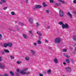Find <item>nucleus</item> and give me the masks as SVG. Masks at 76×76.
Wrapping results in <instances>:
<instances>
[{
    "label": "nucleus",
    "instance_id": "f257e3e1",
    "mask_svg": "<svg viewBox=\"0 0 76 76\" xmlns=\"http://www.w3.org/2000/svg\"><path fill=\"white\" fill-rule=\"evenodd\" d=\"M58 24L60 25H62V29H69V25L67 23H65V24H64L63 22H60L58 23Z\"/></svg>",
    "mask_w": 76,
    "mask_h": 76
},
{
    "label": "nucleus",
    "instance_id": "f03ea898",
    "mask_svg": "<svg viewBox=\"0 0 76 76\" xmlns=\"http://www.w3.org/2000/svg\"><path fill=\"white\" fill-rule=\"evenodd\" d=\"M60 41H61V40L58 37L56 38L54 40V42L56 43H59V42H60Z\"/></svg>",
    "mask_w": 76,
    "mask_h": 76
},
{
    "label": "nucleus",
    "instance_id": "7ed1b4c3",
    "mask_svg": "<svg viewBox=\"0 0 76 76\" xmlns=\"http://www.w3.org/2000/svg\"><path fill=\"white\" fill-rule=\"evenodd\" d=\"M0 68H1L2 69H5V64H4V63L1 64L0 63Z\"/></svg>",
    "mask_w": 76,
    "mask_h": 76
},
{
    "label": "nucleus",
    "instance_id": "20e7f679",
    "mask_svg": "<svg viewBox=\"0 0 76 76\" xmlns=\"http://www.w3.org/2000/svg\"><path fill=\"white\" fill-rule=\"evenodd\" d=\"M42 7V6L41 5H36L35 8H33V10H35V9H40Z\"/></svg>",
    "mask_w": 76,
    "mask_h": 76
},
{
    "label": "nucleus",
    "instance_id": "39448f33",
    "mask_svg": "<svg viewBox=\"0 0 76 76\" xmlns=\"http://www.w3.org/2000/svg\"><path fill=\"white\" fill-rule=\"evenodd\" d=\"M59 12L60 16H61V17H64V15H63L64 13L61 10H60Z\"/></svg>",
    "mask_w": 76,
    "mask_h": 76
},
{
    "label": "nucleus",
    "instance_id": "423d86ee",
    "mask_svg": "<svg viewBox=\"0 0 76 76\" xmlns=\"http://www.w3.org/2000/svg\"><path fill=\"white\" fill-rule=\"evenodd\" d=\"M66 70L68 72H71V69L69 67H66Z\"/></svg>",
    "mask_w": 76,
    "mask_h": 76
},
{
    "label": "nucleus",
    "instance_id": "0eeeda50",
    "mask_svg": "<svg viewBox=\"0 0 76 76\" xmlns=\"http://www.w3.org/2000/svg\"><path fill=\"white\" fill-rule=\"evenodd\" d=\"M20 73L23 75H26V74H27V73L26 72H24L23 71H22L21 70H20Z\"/></svg>",
    "mask_w": 76,
    "mask_h": 76
},
{
    "label": "nucleus",
    "instance_id": "6e6552de",
    "mask_svg": "<svg viewBox=\"0 0 76 76\" xmlns=\"http://www.w3.org/2000/svg\"><path fill=\"white\" fill-rule=\"evenodd\" d=\"M29 20L30 23H32V22H33V19L32 18H30L29 19Z\"/></svg>",
    "mask_w": 76,
    "mask_h": 76
},
{
    "label": "nucleus",
    "instance_id": "1a4fd4ad",
    "mask_svg": "<svg viewBox=\"0 0 76 76\" xmlns=\"http://www.w3.org/2000/svg\"><path fill=\"white\" fill-rule=\"evenodd\" d=\"M4 52L6 53H10V51L9 50L7 49H4Z\"/></svg>",
    "mask_w": 76,
    "mask_h": 76
},
{
    "label": "nucleus",
    "instance_id": "9d476101",
    "mask_svg": "<svg viewBox=\"0 0 76 76\" xmlns=\"http://www.w3.org/2000/svg\"><path fill=\"white\" fill-rule=\"evenodd\" d=\"M23 37L25 39H28V36L25 34H23Z\"/></svg>",
    "mask_w": 76,
    "mask_h": 76
},
{
    "label": "nucleus",
    "instance_id": "9b49d317",
    "mask_svg": "<svg viewBox=\"0 0 76 76\" xmlns=\"http://www.w3.org/2000/svg\"><path fill=\"white\" fill-rule=\"evenodd\" d=\"M55 63H58V60L56 58H55L53 61Z\"/></svg>",
    "mask_w": 76,
    "mask_h": 76
},
{
    "label": "nucleus",
    "instance_id": "f8f14e48",
    "mask_svg": "<svg viewBox=\"0 0 76 76\" xmlns=\"http://www.w3.org/2000/svg\"><path fill=\"white\" fill-rule=\"evenodd\" d=\"M8 47H11L12 46V43H8Z\"/></svg>",
    "mask_w": 76,
    "mask_h": 76
},
{
    "label": "nucleus",
    "instance_id": "ddd939ff",
    "mask_svg": "<svg viewBox=\"0 0 76 76\" xmlns=\"http://www.w3.org/2000/svg\"><path fill=\"white\" fill-rule=\"evenodd\" d=\"M67 15H69V16H70V17L71 18H73V17H72V15L71 13H70V12H68L67 13Z\"/></svg>",
    "mask_w": 76,
    "mask_h": 76
},
{
    "label": "nucleus",
    "instance_id": "4468645a",
    "mask_svg": "<svg viewBox=\"0 0 76 76\" xmlns=\"http://www.w3.org/2000/svg\"><path fill=\"white\" fill-rule=\"evenodd\" d=\"M37 34L39 35V36H42V34H41V32L39 31H37Z\"/></svg>",
    "mask_w": 76,
    "mask_h": 76
},
{
    "label": "nucleus",
    "instance_id": "2eb2a0df",
    "mask_svg": "<svg viewBox=\"0 0 76 76\" xmlns=\"http://www.w3.org/2000/svg\"><path fill=\"white\" fill-rule=\"evenodd\" d=\"M1 53V54H2V55H3L4 54V50H2L0 51Z\"/></svg>",
    "mask_w": 76,
    "mask_h": 76
},
{
    "label": "nucleus",
    "instance_id": "dca6fc26",
    "mask_svg": "<svg viewBox=\"0 0 76 76\" xmlns=\"http://www.w3.org/2000/svg\"><path fill=\"white\" fill-rule=\"evenodd\" d=\"M30 51L31 53H32L33 55H34V54H35V52L33 50H31Z\"/></svg>",
    "mask_w": 76,
    "mask_h": 76
},
{
    "label": "nucleus",
    "instance_id": "f3484780",
    "mask_svg": "<svg viewBox=\"0 0 76 76\" xmlns=\"http://www.w3.org/2000/svg\"><path fill=\"white\" fill-rule=\"evenodd\" d=\"M25 58L27 61H29V58L28 56L26 57Z\"/></svg>",
    "mask_w": 76,
    "mask_h": 76
},
{
    "label": "nucleus",
    "instance_id": "a211bd4d",
    "mask_svg": "<svg viewBox=\"0 0 76 76\" xmlns=\"http://www.w3.org/2000/svg\"><path fill=\"white\" fill-rule=\"evenodd\" d=\"M59 1L60 2H61V3H63V4H65V3H66V2H65L61 0H59Z\"/></svg>",
    "mask_w": 76,
    "mask_h": 76
},
{
    "label": "nucleus",
    "instance_id": "6ab92c4d",
    "mask_svg": "<svg viewBox=\"0 0 76 76\" xmlns=\"http://www.w3.org/2000/svg\"><path fill=\"white\" fill-rule=\"evenodd\" d=\"M8 46V45L7 43H5L4 45V47L6 48Z\"/></svg>",
    "mask_w": 76,
    "mask_h": 76
},
{
    "label": "nucleus",
    "instance_id": "aec40b11",
    "mask_svg": "<svg viewBox=\"0 0 76 76\" xmlns=\"http://www.w3.org/2000/svg\"><path fill=\"white\" fill-rule=\"evenodd\" d=\"M73 38L74 41H76V36L74 35Z\"/></svg>",
    "mask_w": 76,
    "mask_h": 76
},
{
    "label": "nucleus",
    "instance_id": "412c9836",
    "mask_svg": "<svg viewBox=\"0 0 76 76\" xmlns=\"http://www.w3.org/2000/svg\"><path fill=\"white\" fill-rule=\"evenodd\" d=\"M10 74L12 75V76H14V73L12 71H10Z\"/></svg>",
    "mask_w": 76,
    "mask_h": 76
},
{
    "label": "nucleus",
    "instance_id": "4be33fe9",
    "mask_svg": "<svg viewBox=\"0 0 76 76\" xmlns=\"http://www.w3.org/2000/svg\"><path fill=\"white\" fill-rule=\"evenodd\" d=\"M50 2L51 3H55V2L53 0H50Z\"/></svg>",
    "mask_w": 76,
    "mask_h": 76
},
{
    "label": "nucleus",
    "instance_id": "5701e85b",
    "mask_svg": "<svg viewBox=\"0 0 76 76\" xmlns=\"http://www.w3.org/2000/svg\"><path fill=\"white\" fill-rule=\"evenodd\" d=\"M66 61L67 63H70V61L68 59H66Z\"/></svg>",
    "mask_w": 76,
    "mask_h": 76
},
{
    "label": "nucleus",
    "instance_id": "b1692460",
    "mask_svg": "<svg viewBox=\"0 0 76 76\" xmlns=\"http://www.w3.org/2000/svg\"><path fill=\"white\" fill-rule=\"evenodd\" d=\"M51 72V69H49L47 71V72L48 73H50Z\"/></svg>",
    "mask_w": 76,
    "mask_h": 76
},
{
    "label": "nucleus",
    "instance_id": "393cba45",
    "mask_svg": "<svg viewBox=\"0 0 76 76\" xmlns=\"http://www.w3.org/2000/svg\"><path fill=\"white\" fill-rule=\"evenodd\" d=\"M43 5L44 7H46V6H47V5L45 4V3H43Z\"/></svg>",
    "mask_w": 76,
    "mask_h": 76
},
{
    "label": "nucleus",
    "instance_id": "a878e982",
    "mask_svg": "<svg viewBox=\"0 0 76 76\" xmlns=\"http://www.w3.org/2000/svg\"><path fill=\"white\" fill-rule=\"evenodd\" d=\"M37 43L39 44H41V41H40L39 40L37 41Z\"/></svg>",
    "mask_w": 76,
    "mask_h": 76
},
{
    "label": "nucleus",
    "instance_id": "bb28decb",
    "mask_svg": "<svg viewBox=\"0 0 76 76\" xmlns=\"http://www.w3.org/2000/svg\"><path fill=\"white\" fill-rule=\"evenodd\" d=\"M62 51H63V52H66V51H67V49H64L62 50Z\"/></svg>",
    "mask_w": 76,
    "mask_h": 76
},
{
    "label": "nucleus",
    "instance_id": "cd10ccee",
    "mask_svg": "<svg viewBox=\"0 0 76 76\" xmlns=\"http://www.w3.org/2000/svg\"><path fill=\"white\" fill-rule=\"evenodd\" d=\"M17 73H19L20 72V70L19 68L17 69Z\"/></svg>",
    "mask_w": 76,
    "mask_h": 76
},
{
    "label": "nucleus",
    "instance_id": "c85d7f7f",
    "mask_svg": "<svg viewBox=\"0 0 76 76\" xmlns=\"http://www.w3.org/2000/svg\"><path fill=\"white\" fill-rule=\"evenodd\" d=\"M21 63V62H20V61H18L17 62V63L18 64H20Z\"/></svg>",
    "mask_w": 76,
    "mask_h": 76
},
{
    "label": "nucleus",
    "instance_id": "c756f323",
    "mask_svg": "<svg viewBox=\"0 0 76 76\" xmlns=\"http://www.w3.org/2000/svg\"><path fill=\"white\" fill-rule=\"evenodd\" d=\"M10 58H11V59H13L15 57H14V56H10Z\"/></svg>",
    "mask_w": 76,
    "mask_h": 76
},
{
    "label": "nucleus",
    "instance_id": "7c9ffc66",
    "mask_svg": "<svg viewBox=\"0 0 76 76\" xmlns=\"http://www.w3.org/2000/svg\"><path fill=\"white\" fill-rule=\"evenodd\" d=\"M0 76H9V75L8 74H4V75H0Z\"/></svg>",
    "mask_w": 76,
    "mask_h": 76
},
{
    "label": "nucleus",
    "instance_id": "2f4dec72",
    "mask_svg": "<svg viewBox=\"0 0 76 76\" xmlns=\"http://www.w3.org/2000/svg\"><path fill=\"white\" fill-rule=\"evenodd\" d=\"M28 70V68H25L23 69V70L24 72H25V71H26Z\"/></svg>",
    "mask_w": 76,
    "mask_h": 76
},
{
    "label": "nucleus",
    "instance_id": "473e14b6",
    "mask_svg": "<svg viewBox=\"0 0 76 76\" xmlns=\"http://www.w3.org/2000/svg\"><path fill=\"white\" fill-rule=\"evenodd\" d=\"M1 1L3 3H6V0H1Z\"/></svg>",
    "mask_w": 76,
    "mask_h": 76
},
{
    "label": "nucleus",
    "instance_id": "72a5a7b5",
    "mask_svg": "<svg viewBox=\"0 0 76 76\" xmlns=\"http://www.w3.org/2000/svg\"><path fill=\"white\" fill-rule=\"evenodd\" d=\"M18 72H15V75L17 76H19V74H18Z\"/></svg>",
    "mask_w": 76,
    "mask_h": 76
},
{
    "label": "nucleus",
    "instance_id": "f704fd0d",
    "mask_svg": "<svg viewBox=\"0 0 76 76\" xmlns=\"http://www.w3.org/2000/svg\"><path fill=\"white\" fill-rule=\"evenodd\" d=\"M11 14L12 15H15V12H11Z\"/></svg>",
    "mask_w": 76,
    "mask_h": 76
},
{
    "label": "nucleus",
    "instance_id": "c9c22d12",
    "mask_svg": "<svg viewBox=\"0 0 76 76\" xmlns=\"http://www.w3.org/2000/svg\"><path fill=\"white\" fill-rule=\"evenodd\" d=\"M36 25L37 26H39V23H36Z\"/></svg>",
    "mask_w": 76,
    "mask_h": 76
},
{
    "label": "nucleus",
    "instance_id": "e433bc0d",
    "mask_svg": "<svg viewBox=\"0 0 76 76\" xmlns=\"http://www.w3.org/2000/svg\"><path fill=\"white\" fill-rule=\"evenodd\" d=\"M2 38V35L1 34H0V39L1 40Z\"/></svg>",
    "mask_w": 76,
    "mask_h": 76
},
{
    "label": "nucleus",
    "instance_id": "4c0bfd02",
    "mask_svg": "<svg viewBox=\"0 0 76 76\" xmlns=\"http://www.w3.org/2000/svg\"><path fill=\"white\" fill-rule=\"evenodd\" d=\"M73 13L74 14V16H76V12L75 11L73 12Z\"/></svg>",
    "mask_w": 76,
    "mask_h": 76
},
{
    "label": "nucleus",
    "instance_id": "58836bf2",
    "mask_svg": "<svg viewBox=\"0 0 76 76\" xmlns=\"http://www.w3.org/2000/svg\"><path fill=\"white\" fill-rule=\"evenodd\" d=\"M7 9V7H5L3 8V10H6V9Z\"/></svg>",
    "mask_w": 76,
    "mask_h": 76
},
{
    "label": "nucleus",
    "instance_id": "ea45409f",
    "mask_svg": "<svg viewBox=\"0 0 76 76\" xmlns=\"http://www.w3.org/2000/svg\"><path fill=\"white\" fill-rule=\"evenodd\" d=\"M50 26H48L47 27H46V28L47 29H50Z\"/></svg>",
    "mask_w": 76,
    "mask_h": 76
},
{
    "label": "nucleus",
    "instance_id": "a19ab883",
    "mask_svg": "<svg viewBox=\"0 0 76 76\" xmlns=\"http://www.w3.org/2000/svg\"><path fill=\"white\" fill-rule=\"evenodd\" d=\"M34 45V46H36L37 45V44L36 43L34 42L33 43Z\"/></svg>",
    "mask_w": 76,
    "mask_h": 76
},
{
    "label": "nucleus",
    "instance_id": "79ce46f5",
    "mask_svg": "<svg viewBox=\"0 0 76 76\" xmlns=\"http://www.w3.org/2000/svg\"><path fill=\"white\" fill-rule=\"evenodd\" d=\"M45 42L47 43H48V40L46 39H45Z\"/></svg>",
    "mask_w": 76,
    "mask_h": 76
},
{
    "label": "nucleus",
    "instance_id": "37998d69",
    "mask_svg": "<svg viewBox=\"0 0 76 76\" xmlns=\"http://www.w3.org/2000/svg\"><path fill=\"white\" fill-rule=\"evenodd\" d=\"M66 57H67V58H69L70 57V56H69L67 55H66Z\"/></svg>",
    "mask_w": 76,
    "mask_h": 76
},
{
    "label": "nucleus",
    "instance_id": "c03bdc74",
    "mask_svg": "<svg viewBox=\"0 0 76 76\" xmlns=\"http://www.w3.org/2000/svg\"><path fill=\"white\" fill-rule=\"evenodd\" d=\"M46 12L47 13H49V10H46Z\"/></svg>",
    "mask_w": 76,
    "mask_h": 76
},
{
    "label": "nucleus",
    "instance_id": "a18cd8bd",
    "mask_svg": "<svg viewBox=\"0 0 76 76\" xmlns=\"http://www.w3.org/2000/svg\"><path fill=\"white\" fill-rule=\"evenodd\" d=\"M41 39V38L40 36H39V40H40Z\"/></svg>",
    "mask_w": 76,
    "mask_h": 76
},
{
    "label": "nucleus",
    "instance_id": "49530a36",
    "mask_svg": "<svg viewBox=\"0 0 76 76\" xmlns=\"http://www.w3.org/2000/svg\"><path fill=\"white\" fill-rule=\"evenodd\" d=\"M9 30H10V31H12V29L11 28H8Z\"/></svg>",
    "mask_w": 76,
    "mask_h": 76
},
{
    "label": "nucleus",
    "instance_id": "de8ad7c7",
    "mask_svg": "<svg viewBox=\"0 0 76 76\" xmlns=\"http://www.w3.org/2000/svg\"><path fill=\"white\" fill-rule=\"evenodd\" d=\"M73 2L74 3H76V0H74Z\"/></svg>",
    "mask_w": 76,
    "mask_h": 76
},
{
    "label": "nucleus",
    "instance_id": "09e8293b",
    "mask_svg": "<svg viewBox=\"0 0 76 76\" xmlns=\"http://www.w3.org/2000/svg\"><path fill=\"white\" fill-rule=\"evenodd\" d=\"M55 5H56V6H59V5H58V4L57 3H56Z\"/></svg>",
    "mask_w": 76,
    "mask_h": 76
},
{
    "label": "nucleus",
    "instance_id": "8fccbe9b",
    "mask_svg": "<svg viewBox=\"0 0 76 76\" xmlns=\"http://www.w3.org/2000/svg\"><path fill=\"white\" fill-rule=\"evenodd\" d=\"M63 55L65 56V57H66L67 55L65 53H63Z\"/></svg>",
    "mask_w": 76,
    "mask_h": 76
},
{
    "label": "nucleus",
    "instance_id": "3c124183",
    "mask_svg": "<svg viewBox=\"0 0 76 76\" xmlns=\"http://www.w3.org/2000/svg\"><path fill=\"white\" fill-rule=\"evenodd\" d=\"M39 75L40 76H43V75H42V74H39Z\"/></svg>",
    "mask_w": 76,
    "mask_h": 76
},
{
    "label": "nucleus",
    "instance_id": "603ef678",
    "mask_svg": "<svg viewBox=\"0 0 76 76\" xmlns=\"http://www.w3.org/2000/svg\"><path fill=\"white\" fill-rule=\"evenodd\" d=\"M3 4V2H2L0 1V4Z\"/></svg>",
    "mask_w": 76,
    "mask_h": 76
},
{
    "label": "nucleus",
    "instance_id": "864d4df0",
    "mask_svg": "<svg viewBox=\"0 0 76 76\" xmlns=\"http://www.w3.org/2000/svg\"><path fill=\"white\" fill-rule=\"evenodd\" d=\"M27 74H26V75H28V74H29V72L28 71L27 73H26Z\"/></svg>",
    "mask_w": 76,
    "mask_h": 76
},
{
    "label": "nucleus",
    "instance_id": "5fc2aeb1",
    "mask_svg": "<svg viewBox=\"0 0 76 76\" xmlns=\"http://www.w3.org/2000/svg\"><path fill=\"white\" fill-rule=\"evenodd\" d=\"M26 3H28V0H26Z\"/></svg>",
    "mask_w": 76,
    "mask_h": 76
},
{
    "label": "nucleus",
    "instance_id": "6e6d98bb",
    "mask_svg": "<svg viewBox=\"0 0 76 76\" xmlns=\"http://www.w3.org/2000/svg\"><path fill=\"white\" fill-rule=\"evenodd\" d=\"M63 64H64V65H66V62H64L63 63Z\"/></svg>",
    "mask_w": 76,
    "mask_h": 76
},
{
    "label": "nucleus",
    "instance_id": "4d7b16f0",
    "mask_svg": "<svg viewBox=\"0 0 76 76\" xmlns=\"http://www.w3.org/2000/svg\"><path fill=\"white\" fill-rule=\"evenodd\" d=\"M29 33H30V34H32V31H29Z\"/></svg>",
    "mask_w": 76,
    "mask_h": 76
},
{
    "label": "nucleus",
    "instance_id": "13d9d810",
    "mask_svg": "<svg viewBox=\"0 0 76 76\" xmlns=\"http://www.w3.org/2000/svg\"><path fill=\"white\" fill-rule=\"evenodd\" d=\"M1 57H0V61H1Z\"/></svg>",
    "mask_w": 76,
    "mask_h": 76
},
{
    "label": "nucleus",
    "instance_id": "bf43d9fd",
    "mask_svg": "<svg viewBox=\"0 0 76 76\" xmlns=\"http://www.w3.org/2000/svg\"><path fill=\"white\" fill-rule=\"evenodd\" d=\"M20 24L21 25V26H23V24L22 23H20Z\"/></svg>",
    "mask_w": 76,
    "mask_h": 76
},
{
    "label": "nucleus",
    "instance_id": "052dcab7",
    "mask_svg": "<svg viewBox=\"0 0 76 76\" xmlns=\"http://www.w3.org/2000/svg\"><path fill=\"white\" fill-rule=\"evenodd\" d=\"M48 49H51V48L48 47Z\"/></svg>",
    "mask_w": 76,
    "mask_h": 76
},
{
    "label": "nucleus",
    "instance_id": "680f3d73",
    "mask_svg": "<svg viewBox=\"0 0 76 76\" xmlns=\"http://www.w3.org/2000/svg\"><path fill=\"white\" fill-rule=\"evenodd\" d=\"M74 45H76V43H75V44Z\"/></svg>",
    "mask_w": 76,
    "mask_h": 76
},
{
    "label": "nucleus",
    "instance_id": "e2e57ef3",
    "mask_svg": "<svg viewBox=\"0 0 76 76\" xmlns=\"http://www.w3.org/2000/svg\"><path fill=\"white\" fill-rule=\"evenodd\" d=\"M63 76H65V75H64Z\"/></svg>",
    "mask_w": 76,
    "mask_h": 76
}]
</instances>
